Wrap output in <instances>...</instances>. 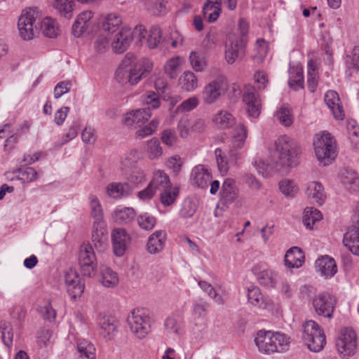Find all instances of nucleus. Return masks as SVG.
Listing matches in <instances>:
<instances>
[{"label": "nucleus", "instance_id": "nucleus-1", "mask_svg": "<svg viewBox=\"0 0 359 359\" xmlns=\"http://www.w3.org/2000/svg\"><path fill=\"white\" fill-rule=\"evenodd\" d=\"M313 147L318 161L323 166L330 165L337 156L336 141L329 133L316 135Z\"/></svg>", "mask_w": 359, "mask_h": 359}, {"label": "nucleus", "instance_id": "nucleus-19", "mask_svg": "<svg viewBox=\"0 0 359 359\" xmlns=\"http://www.w3.org/2000/svg\"><path fill=\"white\" fill-rule=\"evenodd\" d=\"M243 100L246 105L248 115L252 118H257L260 114L261 103L254 88H248L245 90Z\"/></svg>", "mask_w": 359, "mask_h": 359}, {"label": "nucleus", "instance_id": "nucleus-32", "mask_svg": "<svg viewBox=\"0 0 359 359\" xmlns=\"http://www.w3.org/2000/svg\"><path fill=\"white\" fill-rule=\"evenodd\" d=\"M316 264L320 271L321 275L325 278L333 276L337 271L334 259L328 256L317 259Z\"/></svg>", "mask_w": 359, "mask_h": 359}, {"label": "nucleus", "instance_id": "nucleus-20", "mask_svg": "<svg viewBox=\"0 0 359 359\" xmlns=\"http://www.w3.org/2000/svg\"><path fill=\"white\" fill-rule=\"evenodd\" d=\"M335 346L340 358L347 359L356 353L357 338H337Z\"/></svg>", "mask_w": 359, "mask_h": 359}, {"label": "nucleus", "instance_id": "nucleus-48", "mask_svg": "<svg viewBox=\"0 0 359 359\" xmlns=\"http://www.w3.org/2000/svg\"><path fill=\"white\" fill-rule=\"evenodd\" d=\"M191 66L196 72H202L205 70L207 63L203 53L191 51L189 55Z\"/></svg>", "mask_w": 359, "mask_h": 359}, {"label": "nucleus", "instance_id": "nucleus-23", "mask_svg": "<svg viewBox=\"0 0 359 359\" xmlns=\"http://www.w3.org/2000/svg\"><path fill=\"white\" fill-rule=\"evenodd\" d=\"M325 102L330 109L334 118L342 120L344 117V112L341 104L340 98L337 92L328 90L325 95Z\"/></svg>", "mask_w": 359, "mask_h": 359}, {"label": "nucleus", "instance_id": "nucleus-42", "mask_svg": "<svg viewBox=\"0 0 359 359\" xmlns=\"http://www.w3.org/2000/svg\"><path fill=\"white\" fill-rule=\"evenodd\" d=\"M166 0H145L147 9L154 15H163L168 11Z\"/></svg>", "mask_w": 359, "mask_h": 359}, {"label": "nucleus", "instance_id": "nucleus-45", "mask_svg": "<svg viewBox=\"0 0 359 359\" xmlns=\"http://www.w3.org/2000/svg\"><path fill=\"white\" fill-rule=\"evenodd\" d=\"M183 62L180 56H175L168 60L164 65L165 73L170 78L175 79L177 76L178 70Z\"/></svg>", "mask_w": 359, "mask_h": 359}, {"label": "nucleus", "instance_id": "nucleus-31", "mask_svg": "<svg viewBox=\"0 0 359 359\" xmlns=\"http://www.w3.org/2000/svg\"><path fill=\"white\" fill-rule=\"evenodd\" d=\"M212 122L219 129H228L236 124V118L229 111L221 110L214 116Z\"/></svg>", "mask_w": 359, "mask_h": 359}, {"label": "nucleus", "instance_id": "nucleus-9", "mask_svg": "<svg viewBox=\"0 0 359 359\" xmlns=\"http://www.w3.org/2000/svg\"><path fill=\"white\" fill-rule=\"evenodd\" d=\"M290 338H254L253 342L259 353L269 355L289 349Z\"/></svg>", "mask_w": 359, "mask_h": 359}, {"label": "nucleus", "instance_id": "nucleus-13", "mask_svg": "<svg viewBox=\"0 0 359 359\" xmlns=\"http://www.w3.org/2000/svg\"><path fill=\"white\" fill-rule=\"evenodd\" d=\"M67 290L72 299L76 300L83 293L85 284L79 273L72 269L67 270L65 276Z\"/></svg>", "mask_w": 359, "mask_h": 359}, {"label": "nucleus", "instance_id": "nucleus-35", "mask_svg": "<svg viewBox=\"0 0 359 359\" xmlns=\"http://www.w3.org/2000/svg\"><path fill=\"white\" fill-rule=\"evenodd\" d=\"M107 193L109 196L113 198H121L129 195L130 188L128 184L113 182L107 185Z\"/></svg>", "mask_w": 359, "mask_h": 359}, {"label": "nucleus", "instance_id": "nucleus-18", "mask_svg": "<svg viewBox=\"0 0 359 359\" xmlns=\"http://www.w3.org/2000/svg\"><path fill=\"white\" fill-rule=\"evenodd\" d=\"M97 323L100 327V334L104 337L116 334L118 332V321L111 314L100 313L97 319Z\"/></svg>", "mask_w": 359, "mask_h": 359}, {"label": "nucleus", "instance_id": "nucleus-39", "mask_svg": "<svg viewBox=\"0 0 359 359\" xmlns=\"http://www.w3.org/2000/svg\"><path fill=\"white\" fill-rule=\"evenodd\" d=\"M112 217L118 224L128 223L135 218V212L132 208H118L114 211Z\"/></svg>", "mask_w": 359, "mask_h": 359}, {"label": "nucleus", "instance_id": "nucleus-55", "mask_svg": "<svg viewBox=\"0 0 359 359\" xmlns=\"http://www.w3.org/2000/svg\"><path fill=\"white\" fill-rule=\"evenodd\" d=\"M17 176L22 183H29L36 180L37 172L31 167L22 168L18 170Z\"/></svg>", "mask_w": 359, "mask_h": 359}, {"label": "nucleus", "instance_id": "nucleus-38", "mask_svg": "<svg viewBox=\"0 0 359 359\" xmlns=\"http://www.w3.org/2000/svg\"><path fill=\"white\" fill-rule=\"evenodd\" d=\"M181 88L187 92H192L198 87V79L191 71H185L179 79Z\"/></svg>", "mask_w": 359, "mask_h": 359}, {"label": "nucleus", "instance_id": "nucleus-10", "mask_svg": "<svg viewBox=\"0 0 359 359\" xmlns=\"http://www.w3.org/2000/svg\"><path fill=\"white\" fill-rule=\"evenodd\" d=\"M140 74L141 73L137 72L134 64L124 60L116 71L115 79L121 84L129 83L133 86L140 82Z\"/></svg>", "mask_w": 359, "mask_h": 359}, {"label": "nucleus", "instance_id": "nucleus-2", "mask_svg": "<svg viewBox=\"0 0 359 359\" xmlns=\"http://www.w3.org/2000/svg\"><path fill=\"white\" fill-rule=\"evenodd\" d=\"M43 16L37 7H29L22 11L19 17L18 27L20 36L24 40L32 39L39 29V22Z\"/></svg>", "mask_w": 359, "mask_h": 359}, {"label": "nucleus", "instance_id": "nucleus-15", "mask_svg": "<svg viewBox=\"0 0 359 359\" xmlns=\"http://www.w3.org/2000/svg\"><path fill=\"white\" fill-rule=\"evenodd\" d=\"M353 222L356 224V226L354 225L348 228L344 236L343 243L353 254H359V248L353 244L354 241L359 239V202L355 207Z\"/></svg>", "mask_w": 359, "mask_h": 359}, {"label": "nucleus", "instance_id": "nucleus-57", "mask_svg": "<svg viewBox=\"0 0 359 359\" xmlns=\"http://www.w3.org/2000/svg\"><path fill=\"white\" fill-rule=\"evenodd\" d=\"M161 39V30L158 26H153L147 38V45L150 48H155Z\"/></svg>", "mask_w": 359, "mask_h": 359}, {"label": "nucleus", "instance_id": "nucleus-36", "mask_svg": "<svg viewBox=\"0 0 359 359\" xmlns=\"http://www.w3.org/2000/svg\"><path fill=\"white\" fill-rule=\"evenodd\" d=\"M341 181L345 188L351 191L359 190V177L351 170H345L341 177Z\"/></svg>", "mask_w": 359, "mask_h": 359}, {"label": "nucleus", "instance_id": "nucleus-25", "mask_svg": "<svg viewBox=\"0 0 359 359\" xmlns=\"http://www.w3.org/2000/svg\"><path fill=\"white\" fill-rule=\"evenodd\" d=\"M166 241V233L163 230H157L151 234L147 243V250L150 254L161 252Z\"/></svg>", "mask_w": 359, "mask_h": 359}, {"label": "nucleus", "instance_id": "nucleus-61", "mask_svg": "<svg viewBox=\"0 0 359 359\" xmlns=\"http://www.w3.org/2000/svg\"><path fill=\"white\" fill-rule=\"evenodd\" d=\"M280 191L287 196H294L297 192V187L294 182L290 180H283L279 183Z\"/></svg>", "mask_w": 359, "mask_h": 359}, {"label": "nucleus", "instance_id": "nucleus-24", "mask_svg": "<svg viewBox=\"0 0 359 359\" xmlns=\"http://www.w3.org/2000/svg\"><path fill=\"white\" fill-rule=\"evenodd\" d=\"M191 180L198 187L205 189L211 180V174L207 167L198 165L191 171Z\"/></svg>", "mask_w": 359, "mask_h": 359}, {"label": "nucleus", "instance_id": "nucleus-43", "mask_svg": "<svg viewBox=\"0 0 359 359\" xmlns=\"http://www.w3.org/2000/svg\"><path fill=\"white\" fill-rule=\"evenodd\" d=\"M253 165L259 175L263 177H268L274 171H280L278 163H266L263 159H257L253 162Z\"/></svg>", "mask_w": 359, "mask_h": 359}, {"label": "nucleus", "instance_id": "nucleus-60", "mask_svg": "<svg viewBox=\"0 0 359 359\" xmlns=\"http://www.w3.org/2000/svg\"><path fill=\"white\" fill-rule=\"evenodd\" d=\"M289 85L292 87L303 88L304 76L302 69L290 70Z\"/></svg>", "mask_w": 359, "mask_h": 359}, {"label": "nucleus", "instance_id": "nucleus-54", "mask_svg": "<svg viewBox=\"0 0 359 359\" xmlns=\"http://www.w3.org/2000/svg\"><path fill=\"white\" fill-rule=\"evenodd\" d=\"M146 151L151 159L157 158L163 154V150L159 141L156 138H153L147 142Z\"/></svg>", "mask_w": 359, "mask_h": 359}, {"label": "nucleus", "instance_id": "nucleus-11", "mask_svg": "<svg viewBox=\"0 0 359 359\" xmlns=\"http://www.w3.org/2000/svg\"><path fill=\"white\" fill-rule=\"evenodd\" d=\"M336 299L328 293H321L313 299V305L316 313L328 318L332 317Z\"/></svg>", "mask_w": 359, "mask_h": 359}, {"label": "nucleus", "instance_id": "nucleus-52", "mask_svg": "<svg viewBox=\"0 0 359 359\" xmlns=\"http://www.w3.org/2000/svg\"><path fill=\"white\" fill-rule=\"evenodd\" d=\"M307 83L309 90L313 93L318 86V71L313 60H310L308 63Z\"/></svg>", "mask_w": 359, "mask_h": 359}, {"label": "nucleus", "instance_id": "nucleus-49", "mask_svg": "<svg viewBox=\"0 0 359 359\" xmlns=\"http://www.w3.org/2000/svg\"><path fill=\"white\" fill-rule=\"evenodd\" d=\"M165 329L168 334L179 335L181 334V321L180 316H168L165 321Z\"/></svg>", "mask_w": 359, "mask_h": 359}, {"label": "nucleus", "instance_id": "nucleus-28", "mask_svg": "<svg viewBox=\"0 0 359 359\" xmlns=\"http://www.w3.org/2000/svg\"><path fill=\"white\" fill-rule=\"evenodd\" d=\"M304 256L298 247L289 249L285 255V264L289 269L299 268L304 262Z\"/></svg>", "mask_w": 359, "mask_h": 359}, {"label": "nucleus", "instance_id": "nucleus-59", "mask_svg": "<svg viewBox=\"0 0 359 359\" xmlns=\"http://www.w3.org/2000/svg\"><path fill=\"white\" fill-rule=\"evenodd\" d=\"M305 344L313 352H319L326 344V338H305Z\"/></svg>", "mask_w": 359, "mask_h": 359}, {"label": "nucleus", "instance_id": "nucleus-8", "mask_svg": "<svg viewBox=\"0 0 359 359\" xmlns=\"http://www.w3.org/2000/svg\"><path fill=\"white\" fill-rule=\"evenodd\" d=\"M79 263L81 273L88 277L94 276L97 267V258L93 246L84 243L80 248Z\"/></svg>", "mask_w": 359, "mask_h": 359}, {"label": "nucleus", "instance_id": "nucleus-12", "mask_svg": "<svg viewBox=\"0 0 359 359\" xmlns=\"http://www.w3.org/2000/svg\"><path fill=\"white\" fill-rule=\"evenodd\" d=\"M247 40L243 37L229 38L225 46V60L228 64H233L239 56L244 53Z\"/></svg>", "mask_w": 359, "mask_h": 359}, {"label": "nucleus", "instance_id": "nucleus-17", "mask_svg": "<svg viewBox=\"0 0 359 359\" xmlns=\"http://www.w3.org/2000/svg\"><path fill=\"white\" fill-rule=\"evenodd\" d=\"M239 196V189L236 181L231 178L226 179L222 186L220 191V201L222 204L229 205L235 203Z\"/></svg>", "mask_w": 359, "mask_h": 359}, {"label": "nucleus", "instance_id": "nucleus-46", "mask_svg": "<svg viewBox=\"0 0 359 359\" xmlns=\"http://www.w3.org/2000/svg\"><path fill=\"white\" fill-rule=\"evenodd\" d=\"M277 273L271 270L263 269L257 274V278L261 285L274 287L278 280Z\"/></svg>", "mask_w": 359, "mask_h": 359}, {"label": "nucleus", "instance_id": "nucleus-14", "mask_svg": "<svg viewBox=\"0 0 359 359\" xmlns=\"http://www.w3.org/2000/svg\"><path fill=\"white\" fill-rule=\"evenodd\" d=\"M248 135V130L243 123H239L233 130L232 137V149L229 151V157L234 163L241 158L238 149L243 147Z\"/></svg>", "mask_w": 359, "mask_h": 359}, {"label": "nucleus", "instance_id": "nucleus-44", "mask_svg": "<svg viewBox=\"0 0 359 359\" xmlns=\"http://www.w3.org/2000/svg\"><path fill=\"white\" fill-rule=\"evenodd\" d=\"M77 351L80 353L81 358L95 359V348L94 345L84 338L77 342Z\"/></svg>", "mask_w": 359, "mask_h": 359}, {"label": "nucleus", "instance_id": "nucleus-26", "mask_svg": "<svg viewBox=\"0 0 359 359\" xmlns=\"http://www.w3.org/2000/svg\"><path fill=\"white\" fill-rule=\"evenodd\" d=\"M306 196L312 203L323 205L326 198L324 187L318 182H311L307 185Z\"/></svg>", "mask_w": 359, "mask_h": 359}, {"label": "nucleus", "instance_id": "nucleus-33", "mask_svg": "<svg viewBox=\"0 0 359 359\" xmlns=\"http://www.w3.org/2000/svg\"><path fill=\"white\" fill-rule=\"evenodd\" d=\"M122 19L119 15L116 13L108 14L102 22V32L108 35L116 32L121 29L120 27Z\"/></svg>", "mask_w": 359, "mask_h": 359}, {"label": "nucleus", "instance_id": "nucleus-6", "mask_svg": "<svg viewBox=\"0 0 359 359\" xmlns=\"http://www.w3.org/2000/svg\"><path fill=\"white\" fill-rule=\"evenodd\" d=\"M131 332L139 337H145L151 330V318L144 309H134L127 317Z\"/></svg>", "mask_w": 359, "mask_h": 359}, {"label": "nucleus", "instance_id": "nucleus-50", "mask_svg": "<svg viewBox=\"0 0 359 359\" xmlns=\"http://www.w3.org/2000/svg\"><path fill=\"white\" fill-rule=\"evenodd\" d=\"M74 0H55V8L60 14L67 19L73 15Z\"/></svg>", "mask_w": 359, "mask_h": 359}, {"label": "nucleus", "instance_id": "nucleus-27", "mask_svg": "<svg viewBox=\"0 0 359 359\" xmlns=\"http://www.w3.org/2000/svg\"><path fill=\"white\" fill-rule=\"evenodd\" d=\"M92 18L93 13L90 11H85L77 16L72 26V34L74 36L79 37L87 30Z\"/></svg>", "mask_w": 359, "mask_h": 359}, {"label": "nucleus", "instance_id": "nucleus-64", "mask_svg": "<svg viewBox=\"0 0 359 359\" xmlns=\"http://www.w3.org/2000/svg\"><path fill=\"white\" fill-rule=\"evenodd\" d=\"M348 68H353L355 69H359V47L355 46L351 55L347 56L346 61Z\"/></svg>", "mask_w": 359, "mask_h": 359}, {"label": "nucleus", "instance_id": "nucleus-16", "mask_svg": "<svg viewBox=\"0 0 359 359\" xmlns=\"http://www.w3.org/2000/svg\"><path fill=\"white\" fill-rule=\"evenodd\" d=\"M112 248L116 257H122L130 243V236L123 229H115L111 234Z\"/></svg>", "mask_w": 359, "mask_h": 359}, {"label": "nucleus", "instance_id": "nucleus-51", "mask_svg": "<svg viewBox=\"0 0 359 359\" xmlns=\"http://www.w3.org/2000/svg\"><path fill=\"white\" fill-rule=\"evenodd\" d=\"M109 35L100 33L94 41V50L97 54L105 53L111 46Z\"/></svg>", "mask_w": 359, "mask_h": 359}, {"label": "nucleus", "instance_id": "nucleus-58", "mask_svg": "<svg viewBox=\"0 0 359 359\" xmlns=\"http://www.w3.org/2000/svg\"><path fill=\"white\" fill-rule=\"evenodd\" d=\"M178 194L176 188L172 190L170 188L166 189L161 194V202L165 206L170 205L175 201Z\"/></svg>", "mask_w": 359, "mask_h": 359}, {"label": "nucleus", "instance_id": "nucleus-21", "mask_svg": "<svg viewBox=\"0 0 359 359\" xmlns=\"http://www.w3.org/2000/svg\"><path fill=\"white\" fill-rule=\"evenodd\" d=\"M248 300L251 305L262 310L267 309L272 305V301L264 297L259 287L253 285L248 289Z\"/></svg>", "mask_w": 359, "mask_h": 359}, {"label": "nucleus", "instance_id": "nucleus-5", "mask_svg": "<svg viewBox=\"0 0 359 359\" xmlns=\"http://www.w3.org/2000/svg\"><path fill=\"white\" fill-rule=\"evenodd\" d=\"M90 215L95 219L92 234V241L95 245H102L107 241L106 230L103 222V211L100 202L94 194L88 196Z\"/></svg>", "mask_w": 359, "mask_h": 359}, {"label": "nucleus", "instance_id": "nucleus-22", "mask_svg": "<svg viewBox=\"0 0 359 359\" xmlns=\"http://www.w3.org/2000/svg\"><path fill=\"white\" fill-rule=\"evenodd\" d=\"M151 116L149 107L133 110L125 114L123 122L128 126H140L148 121Z\"/></svg>", "mask_w": 359, "mask_h": 359}, {"label": "nucleus", "instance_id": "nucleus-47", "mask_svg": "<svg viewBox=\"0 0 359 359\" xmlns=\"http://www.w3.org/2000/svg\"><path fill=\"white\" fill-rule=\"evenodd\" d=\"M136 221L138 226L147 231L152 230L156 224V218L147 212L137 215Z\"/></svg>", "mask_w": 359, "mask_h": 359}, {"label": "nucleus", "instance_id": "nucleus-63", "mask_svg": "<svg viewBox=\"0 0 359 359\" xmlns=\"http://www.w3.org/2000/svg\"><path fill=\"white\" fill-rule=\"evenodd\" d=\"M39 313L46 320L53 322L56 318V311L52 307L50 302L39 308Z\"/></svg>", "mask_w": 359, "mask_h": 359}, {"label": "nucleus", "instance_id": "nucleus-40", "mask_svg": "<svg viewBox=\"0 0 359 359\" xmlns=\"http://www.w3.org/2000/svg\"><path fill=\"white\" fill-rule=\"evenodd\" d=\"M39 28L43 35L49 38H55L58 34V27L55 21L49 17L41 18L39 22Z\"/></svg>", "mask_w": 359, "mask_h": 359}, {"label": "nucleus", "instance_id": "nucleus-4", "mask_svg": "<svg viewBox=\"0 0 359 359\" xmlns=\"http://www.w3.org/2000/svg\"><path fill=\"white\" fill-rule=\"evenodd\" d=\"M147 32L142 25H137L134 30L121 27L120 30L109 35L111 47L114 53H122L127 50L133 37L137 36L140 41L145 38Z\"/></svg>", "mask_w": 359, "mask_h": 359}, {"label": "nucleus", "instance_id": "nucleus-30", "mask_svg": "<svg viewBox=\"0 0 359 359\" xmlns=\"http://www.w3.org/2000/svg\"><path fill=\"white\" fill-rule=\"evenodd\" d=\"M221 6L222 0H208L203 8L204 18L209 22H215L220 15Z\"/></svg>", "mask_w": 359, "mask_h": 359}, {"label": "nucleus", "instance_id": "nucleus-56", "mask_svg": "<svg viewBox=\"0 0 359 359\" xmlns=\"http://www.w3.org/2000/svg\"><path fill=\"white\" fill-rule=\"evenodd\" d=\"M199 287L212 299H214L219 304H224L223 298L218 295L215 289L211 284L205 280H200L198 283Z\"/></svg>", "mask_w": 359, "mask_h": 359}, {"label": "nucleus", "instance_id": "nucleus-41", "mask_svg": "<svg viewBox=\"0 0 359 359\" xmlns=\"http://www.w3.org/2000/svg\"><path fill=\"white\" fill-rule=\"evenodd\" d=\"M322 218V214L318 210L308 207L304 212L303 223L307 229H313L315 223L321 220Z\"/></svg>", "mask_w": 359, "mask_h": 359}, {"label": "nucleus", "instance_id": "nucleus-7", "mask_svg": "<svg viewBox=\"0 0 359 359\" xmlns=\"http://www.w3.org/2000/svg\"><path fill=\"white\" fill-rule=\"evenodd\" d=\"M228 88V83L225 76H219L209 82L203 88L202 99L205 104H212L225 93Z\"/></svg>", "mask_w": 359, "mask_h": 359}, {"label": "nucleus", "instance_id": "nucleus-34", "mask_svg": "<svg viewBox=\"0 0 359 359\" xmlns=\"http://www.w3.org/2000/svg\"><path fill=\"white\" fill-rule=\"evenodd\" d=\"M274 117L279 123L285 126H290L294 122V114L292 109L287 104L281 105L274 114Z\"/></svg>", "mask_w": 359, "mask_h": 359}, {"label": "nucleus", "instance_id": "nucleus-62", "mask_svg": "<svg viewBox=\"0 0 359 359\" xmlns=\"http://www.w3.org/2000/svg\"><path fill=\"white\" fill-rule=\"evenodd\" d=\"M137 72L141 73L140 80L147 76L153 69V62L149 59H143L140 63L134 65Z\"/></svg>", "mask_w": 359, "mask_h": 359}, {"label": "nucleus", "instance_id": "nucleus-37", "mask_svg": "<svg viewBox=\"0 0 359 359\" xmlns=\"http://www.w3.org/2000/svg\"><path fill=\"white\" fill-rule=\"evenodd\" d=\"M150 187H152L155 191L157 190H165L171 187V183L168 175L162 170L155 172L154 177L149 182Z\"/></svg>", "mask_w": 359, "mask_h": 359}, {"label": "nucleus", "instance_id": "nucleus-3", "mask_svg": "<svg viewBox=\"0 0 359 359\" xmlns=\"http://www.w3.org/2000/svg\"><path fill=\"white\" fill-rule=\"evenodd\" d=\"M275 148L279 163L283 167L287 168L294 164L301 153L297 142L287 135L280 136L275 142Z\"/></svg>", "mask_w": 359, "mask_h": 359}, {"label": "nucleus", "instance_id": "nucleus-29", "mask_svg": "<svg viewBox=\"0 0 359 359\" xmlns=\"http://www.w3.org/2000/svg\"><path fill=\"white\" fill-rule=\"evenodd\" d=\"M100 281L105 287H115L118 283L116 272L106 265L100 266Z\"/></svg>", "mask_w": 359, "mask_h": 359}, {"label": "nucleus", "instance_id": "nucleus-53", "mask_svg": "<svg viewBox=\"0 0 359 359\" xmlns=\"http://www.w3.org/2000/svg\"><path fill=\"white\" fill-rule=\"evenodd\" d=\"M303 332L306 337H325L320 326L313 320H308L303 325Z\"/></svg>", "mask_w": 359, "mask_h": 359}]
</instances>
